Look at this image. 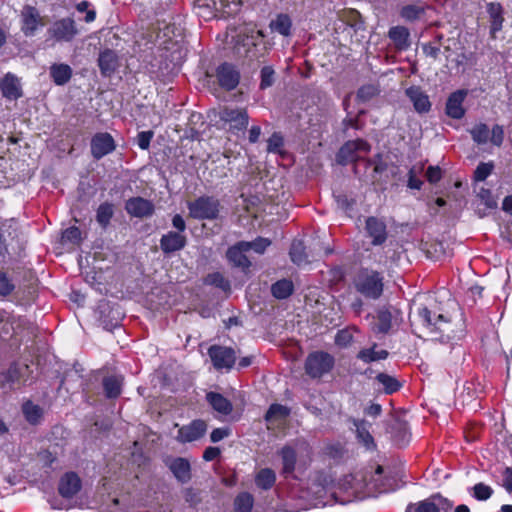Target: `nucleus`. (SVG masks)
I'll list each match as a JSON object with an SVG mask.
<instances>
[{
    "label": "nucleus",
    "instance_id": "423d86ee",
    "mask_svg": "<svg viewBox=\"0 0 512 512\" xmlns=\"http://www.w3.org/2000/svg\"><path fill=\"white\" fill-rule=\"evenodd\" d=\"M208 355L213 367L217 371H230L236 362V352L234 349L221 345H212L208 349Z\"/></svg>",
    "mask_w": 512,
    "mask_h": 512
},
{
    "label": "nucleus",
    "instance_id": "79ce46f5",
    "mask_svg": "<svg viewBox=\"0 0 512 512\" xmlns=\"http://www.w3.org/2000/svg\"><path fill=\"white\" fill-rule=\"evenodd\" d=\"M290 258L293 263L301 265L307 262V255L305 253V246L302 241L295 240L290 247Z\"/></svg>",
    "mask_w": 512,
    "mask_h": 512
},
{
    "label": "nucleus",
    "instance_id": "dca6fc26",
    "mask_svg": "<svg viewBox=\"0 0 512 512\" xmlns=\"http://www.w3.org/2000/svg\"><path fill=\"white\" fill-rule=\"evenodd\" d=\"M82 487L80 477L75 472L65 473L59 480L58 492L66 499L73 498Z\"/></svg>",
    "mask_w": 512,
    "mask_h": 512
},
{
    "label": "nucleus",
    "instance_id": "4d7b16f0",
    "mask_svg": "<svg viewBox=\"0 0 512 512\" xmlns=\"http://www.w3.org/2000/svg\"><path fill=\"white\" fill-rule=\"evenodd\" d=\"M249 245L247 250H254L258 254H263L267 247L271 245V241L267 238L258 237L254 241L247 242Z\"/></svg>",
    "mask_w": 512,
    "mask_h": 512
},
{
    "label": "nucleus",
    "instance_id": "3c124183",
    "mask_svg": "<svg viewBox=\"0 0 512 512\" xmlns=\"http://www.w3.org/2000/svg\"><path fill=\"white\" fill-rule=\"evenodd\" d=\"M423 164L420 166H413L408 172L407 186L410 189L420 190L423 185V181L418 177L423 171Z\"/></svg>",
    "mask_w": 512,
    "mask_h": 512
},
{
    "label": "nucleus",
    "instance_id": "aec40b11",
    "mask_svg": "<svg viewBox=\"0 0 512 512\" xmlns=\"http://www.w3.org/2000/svg\"><path fill=\"white\" fill-rule=\"evenodd\" d=\"M497 208V201L489 189L481 187L477 191L475 201V211L479 217L487 216L492 210Z\"/></svg>",
    "mask_w": 512,
    "mask_h": 512
},
{
    "label": "nucleus",
    "instance_id": "0eeeda50",
    "mask_svg": "<svg viewBox=\"0 0 512 512\" xmlns=\"http://www.w3.org/2000/svg\"><path fill=\"white\" fill-rule=\"evenodd\" d=\"M21 31L26 37L34 36L38 30L45 26L44 18L37 8L25 5L20 13Z\"/></svg>",
    "mask_w": 512,
    "mask_h": 512
},
{
    "label": "nucleus",
    "instance_id": "e433bc0d",
    "mask_svg": "<svg viewBox=\"0 0 512 512\" xmlns=\"http://www.w3.org/2000/svg\"><path fill=\"white\" fill-rule=\"evenodd\" d=\"M376 380L383 386L386 394H393L401 388V383L393 376L386 373H379Z\"/></svg>",
    "mask_w": 512,
    "mask_h": 512
},
{
    "label": "nucleus",
    "instance_id": "473e14b6",
    "mask_svg": "<svg viewBox=\"0 0 512 512\" xmlns=\"http://www.w3.org/2000/svg\"><path fill=\"white\" fill-rule=\"evenodd\" d=\"M18 319L6 310H0V335H11L17 325Z\"/></svg>",
    "mask_w": 512,
    "mask_h": 512
},
{
    "label": "nucleus",
    "instance_id": "6e6552de",
    "mask_svg": "<svg viewBox=\"0 0 512 512\" xmlns=\"http://www.w3.org/2000/svg\"><path fill=\"white\" fill-rule=\"evenodd\" d=\"M220 119L229 125V131L237 134L247 128L249 116L244 109L225 108L220 113Z\"/></svg>",
    "mask_w": 512,
    "mask_h": 512
},
{
    "label": "nucleus",
    "instance_id": "2eb2a0df",
    "mask_svg": "<svg viewBox=\"0 0 512 512\" xmlns=\"http://www.w3.org/2000/svg\"><path fill=\"white\" fill-rule=\"evenodd\" d=\"M125 210L132 217L147 218L153 215L155 207L152 201L137 196L125 202Z\"/></svg>",
    "mask_w": 512,
    "mask_h": 512
},
{
    "label": "nucleus",
    "instance_id": "864d4df0",
    "mask_svg": "<svg viewBox=\"0 0 512 512\" xmlns=\"http://www.w3.org/2000/svg\"><path fill=\"white\" fill-rule=\"evenodd\" d=\"M379 89L373 84L363 85L357 92V98L363 102L369 101L378 95Z\"/></svg>",
    "mask_w": 512,
    "mask_h": 512
},
{
    "label": "nucleus",
    "instance_id": "7c9ffc66",
    "mask_svg": "<svg viewBox=\"0 0 512 512\" xmlns=\"http://www.w3.org/2000/svg\"><path fill=\"white\" fill-rule=\"evenodd\" d=\"M269 27L273 32H277L282 36H289L291 34L292 20L289 15L281 13L270 22Z\"/></svg>",
    "mask_w": 512,
    "mask_h": 512
},
{
    "label": "nucleus",
    "instance_id": "052dcab7",
    "mask_svg": "<svg viewBox=\"0 0 512 512\" xmlns=\"http://www.w3.org/2000/svg\"><path fill=\"white\" fill-rule=\"evenodd\" d=\"M489 141L497 146L500 147L503 144L504 141V129L501 125H494L492 127V130L490 132Z\"/></svg>",
    "mask_w": 512,
    "mask_h": 512
},
{
    "label": "nucleus",
    "instance_id": "a18cd8bd",
    "mask_svg": "<svg viewBox=\"0 0 512 512\" xmlns=\"http://www.w3.org/2000/svg\"><path fill=\"white\" fill-rule=\"evenodd\" d=\"M424 13L425 8L415 4L405 5L400 9L401 18L410 22L419 19Z\"/></svg>",
    "mask_w": 512,
    "mask_h": 512
},
{
    "label": "nucleus",
    "instance_id": "b1692460",
    "mask_svg": "<svg viewBox=\"0 0 512 512\" xmlns=\"http://www.w3.org/2000/svg\"><path fill=\"white\" fill-rule=\"evenodd\" d=\"M279 455L282 459V475L285 477L292 475L296 468V449L291 445H285L279 451Z\"/></svg>",
    "mask_w": 512,
    "mask_h": 512
},
{
    "label": "nucleus",
    "instance_id": "4468645a",
    "mask_svg": "<svg viewBox=\"0 0 512 512\" xmlns=\"http://www.w3.org/2000/svg\"><path fill=\"white\" fill-rule=\"evenodd\" d=\"M206 431V422L201 419H196L188 425H184L179 428L176 440L179 443L193 442L203 437Z\"/></svg>",
    "mask_w": 512,
    "mask_h": 512
},
{
    "label": "nucleus",
    "instance_id": "c9c22d12",
    "mask_svg": "<svg viewBox=\"0 0 512 512\" xmlns=\"http://www.w3.org/2000/svg\"><path fill=\"white\" fill-rule=\"evenodd\" d=\"M122 380L117 376H108L103 379V388L108 398H117L121 394Z\"/></svg>",
    "mask_w": 512,
    "mask_h": 512
},
{
    "label": "nucleus",
    "instance_id": "de8ad7c7",
    "mask_svg": "<svg viewBox=\"0 0 512 512\" xmlns=\"http://www.w3.org/2000/svg\"><path fill=\"white\" fill-rule=\"evenodd\" d=\"M204 283L215 286L225 292L229 291L231 288L230 282L220 272L208 274L204 279Z\"/></svg>",
    "mask_w": 512,
    "mask_h": 512
},
{
    "label": "nucleus",
    "instance_id": "69168bd1",
    "mask_svg": "<svg viewBox=\"0 0 512 512\" xmlns=\"http://www.w3.org/2000/svg\"><path fill=\"white\" fill-rule=\"evenodd\" d=\"M184 498L192 506L198 504L201 500L199 492L193 488L185 489Z\"/></svg>",
    "mask_w": 512,
    "mask_h": 512
},
{
    "label": "nucleus",
    "instance_id": "6ab92c4d",
    "mask_svg": "<svg viewBox=\"0 0 512 512\" xmlns=\"http://www.w3.org/2000/svg\"><path fill=\"white\" fill-rule=\"evenodd\" d=\"M0 91L2 96L8 100H17L23 95L18 77L10 72L1 79Z\"/></svg>",
    "mask_w": 512,
    "mask_h": 512
},
{
    "label": "nucleus",
    "instance_id": "c03bdc74",
    "mask_svg": "<svg viewBox=\"0 0 512 512\" xmlns=\"http://www.w3.org/2000/svg\"><path fill=\"white\" fill-rule=\"evenodd\" d=\"M290 414V409L287 406L281 404H272L265 414V420L267 422L274 420H283Z\"/></svg>",
    "mask_w": 512,
    "mask_h": 512
},
{
    "label": "nucleus",
    "instance_id": "49530a36",
    "mask_svg": "<svg viewBox=\"0 0 512 512\" xmlns=\"http://www.w3.org/2000/svg\"><path fill=\"white\" fill-rule=\"evenodd\" d=\"M22 411L25 419L31 424H37L42 416V409L30 401L23 404Z\"/></svg>",
    "mask_w": 512,
    "mask_h": 512
},
{
    "label": "nucleus",
    "instance_id": "1a4fd4ad",
    "mask_svg": "<svg viewBox=\"0 0 512 512\" xmlns=\"http://www.w3.org/2000/svg\"><path fill=\"white\" fill-rule=\"evenodd\" d=\"M369 151L370 145L362 139L348 141L341 147L337 154L338 162L346 164L348 162L358 161L360 159L358 152L367 154Z\"/></svg>",
    "mask_w": 512,
    "mask_h": 512
},
{
    "label": "nucleus",
    "instance_id": "393cba45",
    "mask_svg": "<svg viewBox=\"0 0 512 512\" xmlns=\"http://www.w3.org/2000/svg\"><path fill=\"white\" fill-rule=\"evenodd\" d=\"M388 36L397 50H406L410 46V32L404 26H393L389 29Z\"/></svg>",
    "mask_w": 512,
    "mask_h": 512
},
{
    "label": "nucleus",
    "instance_id": "774afa93",
    "mask_svg": "<svg viewBox=\"0 0 512 512\" xmlns=\"http://www.w3.org/2000/svg\"><path fill=\"white\" fill-rule=\"evenodd\" d=\"M503 487L509 492H512V467H505L502 472Z\"/></svg>",
    "mask_w": 512,
    "mask_h": 512
},
{
    "label": "nucleus",
    "instance_id": "9b49d317",
    "mask_svg": "<svg viewBox=\"0 0 512 512\" xmlns=\"http://www.w3.org/2000/svg\"><path fill=\"white\" fill-rule=\"evenodd\" d=\"M90 146L91 154L96 160L112 153L116 148L113 137L107 132L96 133L91 139Z\"/></svg>",
    "mask_w": 512,
    "mask_h": 512
},
{
    "label": "nucleus",
    "instance_id": "8fccbe9b",
    "mask_svg": "<svg viewBox=\"0 0 512 512\" xmlns=\"http://www.w3.org/2000/svg\"><path fill=\"white\" fill-rule=\"evenodd\" d=\"M284 139L278 132H274L267 140V151L269 153L283 155Z\"/></svg>",
    "mask_w": 512,
    "mask_h": 512
},
{
    "label": "nucleus",
    "instance_id": "603ef678",
    "mask_svg": "<svg viewBox=\"0 0 512 512\" xmlns=\"http://www.w3.org/2000/svg\"><path fill=\"white\" fill-rule=\"evenodd\" d=\"M419 316L421 317L423 323L429 327H436L438 322L441 321L446 322L442 314L436 316L435 314H432V312L426 307L419 309Z\"/></svg>",
    "mask_w": 512,
    "mask_h": 512
},
{
    "label": "nucleus",
    "instance_id": "f3484780",
    "mask_svg": "<svg viewBox=\"0 0 512 512\" xmlns=\"http://www.w3.org/2000/svg\"><path fill=\"white\" fill-rule=\"evenodd\" d=\"M467 96L466 90H457L451 93L447 99L445 111L446 114L453 119H461L464 117L466 110L463 103Z\"/></svg>",
    "mask_w": 512,
    "mask_h": 512
},
{
    "label": "nucleus",
    "instance_id": "ea45409f",
    "mask_svg": "<svg viewBox=\"0 0 512 512\" xmlns=\"http://www.w3.org/2000/svg\"><path fill=\"white\" fill-rule=\"evenodd\" d=\"M468 492L474 499L486 501L492 496L494 491L491 486L480 482L468 488Z\"/></svg>",
    "mask_w": 512,
    "mask_h": 512
},
{
    "label": "nucleus",
    "instance_id": "2f4dec72",
    "mask_svg": "<svg viewBox=\"0 0 512 512\" xmlns=\"http://www.w3.org/2000/svg\"><path fill=\"white\" fill-rule=\"evenodd\" d=\"M254 480L258 488L269 490L276 482V474L271 468H262L256 473Z\"/></svg>",
    "mask_w": 512,
    "mask_h": 512
},
{
    "label": "nucleus",
    "instance_id": "13d9d810",
    "mask_svg": "<svg viewBox=\"0 0 512 512\" xmlns=\"http://www.w3.org/2000/svg\"><path fill=\"white\" fill-rule=\"evenodd\" d=\"M494 165L489 163H480L474 171L475 181H484L493 171Z\"/></svg>",
    "mask_w": 512,
    "mask_h": 512
},
{
    "label": "nucleus",
    "instance_id": "39448f33",
    "mask_svg": "<svg viewBox=\"0 0 512 512\" xmlns=\"http://www.w3.org/2000/svg\"><path fill=\"white\" fill-rule=\"evenodd\" d=\"M452 508L451 500L435 493L422 501L408 504L405 512H451Z\"/></svg>",
    "mask_w": 512,
    "mask_h": 512
},
{
    "label": "nucleus",
    "instance_id": "a19ab883",
    "mask_svg": "<svg viewBox=\"0 0 512 512\" xmlns=\"http://www.w3.org/2000/svg\"><path fill=\"white\" fill-rule=\"evenodd\" d=\"M469 132L473 141L478 145L486 144L489 141L490 130L484 123L476 124Z\"/></svg>",
    "mask_w": 512,
    "mask_h": 512
},
{
    "label": "nucleus",
    "instance_id": "e2e57ef3",
    "mask_svg": "<svg viewBox=\"0 0 512 512\" xmlns=\"http://www.w3.org/2000/svg\"><path fill=\"white\" fill-rule=\"evenodd\" d=\"M426 178L430 183H437L442 178V170L439 166H429L426 171Z\"/></svg>",
    "mask_w": 512,
    "mask_h": 512
},
{
    "label": "nucleus",
    "instance_id": "cd10ccee",
    "mask_svg": "<svg viewBox=\"0 0 512 512\" xmlns=\"http://www.w3.org/2000/svg\"><path fill=\"white\" fill-rule=\"evenodd\" d=\"M206 400L216 412L222 415H229L233 410L232 403L220 393L209 392Z\"/></svg>",
    "mask_w": 512,
    "mask_h": 512
},
{
    "label": "nucleus",
    "instance_id": "c85d7f7f",
    "mask_svg": "<svg viewBox=\"0 0 512 512\" xmlns=\"http://www.w3.org/2000/svg\"><path fill=\"white\" fill-rule=\"evenodd\" d=\"M377 347L378 345L374 343L369 348L361 349L356 355L357 359L366 364L379 360H385L389 355L388 351L385 349H377Z\"/></svg>",
    "mask_w": 512,
    "mask_h": 512
},
{
    "label": "nucleus",
    "instance_id": "f8f14e48",
    "mask_svg": "<svg viewBox=\"0 0 512 512\" xmlns=\"http://www.w3.org/2000/svg\"><path fill=\"white\" fill-rule=\"evenodd\" d=\"M218 84L225 90L235 89L240 81V72L230 63H222L216 68Z\"/></svg>",
    "mask_w": 512,
    "mask_h": 512
},
{
    "label": "nucleus",
    "instance_id": "f704fd0d",
    "mask_svg": "<svg viewBox=\"0 0 512 512\" xmlns=\"http://www.w3.org/2000/svg\"><path fill=\"white\" fill-rule=\"evenodd\" d=\"M114 215V206L109 202H104L99 205L96 211V221L103 228H107Z\"/></svg>",
    "mask_w": 512,
    "mask_h": 512
},
{
    "label": "nucleus",
    "instance_id": "4c0bfd02",
    "mask_svg": "<svg viewBox=\"0 0 512 512\" xmlns=\"http://www.w3.org/2000/svg\"><path fill=\"white\" fill-rule=\"evenodd\" d=\"M254 504V497L248 492H242L234 500L235 512H251Z\"/></svg>",
    "mask_w": 512,
    "mask_h": 512
},
{
    "label": "nucleus",
    "instance_id": "ddd939ff",
    "mask_svg": "<svg viewBox=\"0 0 512 512\" xmlns=\"http://www.w3.org/2000/svg\"><path fill=\"white\" fill-rule=\"evenodd\" d=\"M365 231L367 237L371 239L373 246L384 244L388 238L387 226L384 220L370 216L365 221Z\"/></svg>",
    "mask_w": 512,
    "mask_h": 512
},
{
    "label": "nucleus",
    "instance_id": "20e7f679",
    "mask_svg": "<svg viewBox=\"0 0 512 512\" xmlns=\"http://www.w3.org/2000/svg\"><path fill=\"white\" fill-rule=\"evenodd\" d=\"M334 357L327 352L316 351L308 355L305 361L306 373L312 378H320L334 367Z\"/></svg>",
    "mask_w": 512,
    "mask_h": 512
},
{
    "label": "nucleus",
    "instance_id": "09e8293b",
    "mask_svg": "<svg viewBox=\"0 0 512 512\" xmlns=\"http://www.w3.org/2000/svg\"><path fill=\"white\" fill-rule=\"evenodd\" d=\"M16 288L15 282L6 272L0 271V296H10Z\"/></svg>",
    "mask_w": 512,
    "mask_h": 512
},
{
    "label": "nucleus",
    "instance_id": "37998d69",
    "mask_svg": "<svg viewBox=\"0 0 512 512\" xmlns=\"http://www.w3.org/2000/svg\"><path fill=\"white\" fill-rule=\"evenodd\" d=\"M377 323L375 326V330L378 333H387L392 324V314L387 309H381L377 312Z\"/></svg>",
    "mask_w": 512,
    "mask_h": 512
},
{
    "label": "nucleus",
    "instance_id": "338daca9",
    "mask_svg": "<svg viewBox=\"0 0 512 512\" xmlns=\"http://www.w3.org/2000/svg\"><path fill=\"white\" fill-rule=\"evenodd\" d=\"M230 430L228 428H216L210 434V439L213 443L223 440L229 436Z\"/></svg>",
    "mask_w": 512,
    "mask_h": 512
},
{
    "label": "nucleus",
    "instance_id": "c756f323",
    "mask_svg": "<svg viewBox=\"0 0 512 512\" xmlns=\"http://www.w3.org/2000/svg\"><path fill=\"white\" fill-rule=\"evenodd\" d=\"M50 76L56 85L62 86L70 81L72 69L67 64H53L50 67Z\"/></svg>",
    "mask_w": 512,
    "mask_h": 512
},
{
    "label": "nucleus",
    "instance_id": "a211bd4d",
    "mask_svg": "<svg viewBox=\"0 0 512 512\" xmlns=\"http://www.w3.org/2000/svg\"><path fill=\"white\" fill-rule=\"evenodd\" d=\"M187 244L185 234L169 231L162 235L160 239V248L164 254H171L182 250Z\"/></svg>",
    "mask_w": 512,
    "mask_h": 512
},
{
    "label": "nucleus",
    "instance_id": "72a5a7b5",
    "mask_svg": "<svg viewBox=\"0 0 512 512\" xmlns=\"http://www.w3.org/2000/svg\"><path fill=\"white\" fill-rule=\"evenodd\" d=\"M293 290V282L289 279L278 280L271 287L272 295L277 299L288 298L293 293Z\"/></svg>",
    "mask_w": 512,
    "mask_h": 512
},
{
    "label": "nucleus",
    "instance_id": "f03ea898",
    "mask_svg": "<svg viewBox=\"0 0 512 512\" xmlns=\"http://www.w3.org/2000/svg\"><path fill=\"white\" fill-rule=\"evenodd\" d=\"M354 287L358 293L367 299H379L384 290L383 275L373 269L362 268L354 277Z\"/></svg>",
    "mask_w": 512,
    "mask_h": 512
},
{
    "label": "nucleus",
    "instance_id": "4be33fe9",
    "mask_svg": "<svg viewBox=\"0 0 512 512\" xmlns=\"http://www.w3.org/2000/svg\"><path fill=\"white\" fill-rule=\"evenodd\" d=\"M406 95L409 97L418 113H426L430 110L431 103L429 97L419 87H409L406 90Z\"/></svg>",
    "mask_w": 512,
    "mask_h": 512
},
{
    "label": "nucleus",
    "instance_id": "58836bf2",
    "mask_svg": "<svg viewBox=\"0 0 512 512\" xmlns=\"http://www.w3.org/2000/svg\"><path fill=\"white\" fill-rule=\"evenodd\" d=\"M359 332L356 326H349L339 330L335 336V344L339 347L346 348L353 342V334Z\"/></svg>",
    "mask_w": 512,
    "mask_h": 512
},
{
    "label": "nucleus",
    "instance_id": "9d476101",
    "mask_svg": "<svg viewBox=\"0 0 512 512\" xmlns=\"http://www.w3.org/2000/svg\"><path fill=\"white\" fill-rule=\"evenodd\" d=\"M56 41H71L77 34L75 21L72 18H63L55 21L47 31Z\"/></svg>",
    "mask_w": 512,
    "mask_h": 512
},
{
    "label": "nucleus",
    "instance_id": "7ed1b4c3",
    "mask_svg": "<svg viewBox=\"0 0 512 512\" xmlns=\"http://www.w3.org/2000/svg\"><path fill=\"white\" fill-rule=\"evenodd\" d=\"M189 214L194 219L214 220L220 212L219 201L210 196H201L196 200L188 203Z\"/></svg>",
    "mask_w": 512,
    "mask_h": 512
},
{
    "label": "nucleus",
    "instance_id": "6e6d98bb",
    "mask_svg": "<svg viewBox=\"0 0 512 512\" xmlns=\"http://www.w3.org/2000/svg\"><path fill=\"white\" fill-rule=\"evenodd\" d=\"M274 76H275L274 69L271 66H264L261 69V73H260V77H261L260 88L264 90V89L272 86V84L274 83V80H275Z\"/></svg>",
    "mask_w": 512,
    "mask_h": 512
},
{
    "label": "nucleus",
    "instance_id": "412c9836",
    "mask_svg": "<svg viewBox=\"0 0 512 512\" xmlns=\"http://www.w3.org/2000/svg\"><path fill=\"white\" fill-rule=\"evenodd\" d=\"M248 246L249 245L247 244V241H240L235 245L231 246L226 253L229 262H231L236 267H240L243 269L249 268L251 262L245 255V252H248Z\"/></svg>",
    "mask_w": 512,
    "mask_h": 512
},
{
    "label": "nucleus",
    "instance_id": "5701e85b",
    "mask_svg": "<svg viewBox=\"0 0 512 512\" xmlns=\"http://www.w3.org/2000/svg\"><path fill=\"white\" fill-rule=\"evenodd\" d=\"M169 469L174 477L181 483H187L191 479V466L188 460L182 457L174 458L169 463Z\"/></svg>",
    "mask_w": 512,
    "mask_h": 512
},
{
    "label": "nucleus",
    "instance_id": "5fc2aeb1",
    "mask_svg": "<svg viewBox=\"0 0 512 512\" xmlns=\"http://www.w3.org/2000/svg\"><path fill=\"white\" fill-rule=\"evenodd\" d=\"M356 431H357V438H358V440L367 449L375 448L374 438L372 437V435L369 433V431L363 425H358Z\"/></svg>",
    "mask_w": 512,
    "mask_h": 512
},
{
    "label": "nucleus",
    "instance_id": "bf43d9fd",
    "mask_svg": "<svg viewBox=\"0 0 512 512\" xmlns=\"http://www.w3.org/2000/svg\"><path fill=\"white\" fill-rule=\"evenodd\" d=\"M62 239L65 242L78 244L81 240V231L78 227H69L63 232Z\"/></svg>",
    "mask_w": 512,
    "mask_h": 512
},
{
    "label": "nucleus",
    "instance_id": "a878e982",
    "mask_svg": "<svg viewBox=\"0 0 512 512\" xmlns=\"http://www.w3.org/2000/svg\"><path fill=\"white\" fill-rule=\"evenodd\" d=\"M98 65L102 75L110 76L115 72L118 66V57L116 53L110 49H106L100 53Z\"/></svg>",
    "mask_w": 512,
    "mask_h": 512
},
{
    "label": "nucleus",
    "instance_id": "680f3d73",
    "mask_svg": "<svg viewBox=\"0 0 512 512\" xmlns=\"http://www.w3.org/2000/svg\"><path fill=\"white\" fill-rule=\"evenodd\" d=\"M152 131H142L137 135V144L140 149L147 150L150 146V142L153 138Z\"/></svg>",
    "mask_w": 512,
    "mask_h": 512
},
{
    "label": "nucleus",
    "instance_id": "0e129e2a",
    "mask_svg": "<svg viewBox=\"0 0 512 512\" xmlns=\"http://www.w3.org/2000/svg\"><path fill=\"white\" fill-rule=\"evenodd\" d=\"M265 37L262 30L249 29L246 33L247 44L257 45V42Z\"/></svg>",
    "mask_w": 512,
    "mask_h": 512
},
{
    "label": "nucleus",
    "instance_id": "bb28decb",
    "mask_svg": "<svg viewBox=\"0 0 512 512\" xmlns=\"http://www.w3.org/2000/svg\"><path fill=\"white\" fill-rule=\"evenodd\" d=\"M503 12V7L500 3L491 2L487 4V13L489 14L491 24L490 30L493 36L502 29L504 22Z\"/></svg>",
    "mask_w": 512,
    "mask_h": 512
},
{
    "label": "nucleus",
    "instance_id": "f257e3e1",
    "mask_svg": "<svg viewBox=\"0 0 512 512\" xmlns=\"http://www.w3.org/2000/svg\"><path fill=\"white\" fill-rule=\"evenodd\" d=\"M335 500L341 504L375 497L387 491L383 468L371 465L340 478L333 488H328Z\"/></svg>",
    "mask_w": 512,
    "mask_h": 512
}]
</instances>
